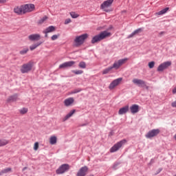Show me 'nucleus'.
I'll return each mask as SVG.
<instances>
[{
	"instance_id": "obj_1",
	"label": "nucleus",
	"mask_w": 176,
	"mask_h": 176,
	"mask_svg": "<svg viewBox=\"0 0 176 176\" xmlns=\"http://www.w3.org/2000/svg\"><path fill=\"white\" fill-rule=\"evenodd\" d=\"M34 10H35V5L31 3L14 8V13H16V14H25V13H30L34 12Z\"/></svg>"
},
{
	"instance_id": "obj_2",
	"label": "nucleus",
	"mask_w": 176,
	"mask_h": 176,
	"mask_svg": "<svg viewBox=\"0 0 176 176\" xmlns=\"http://www.w3.org/2000/svg\"><path fill=\"white\" fill-rule=\"evenodd\" d=\"M127 61H129V58H124L122 59H120L117 61H115L114 63L113 64V66H110L102 71V74L107 75V74H109V72H111V71H112L113 68L114 69H119L120 67H122L123 64H126Z\"/></svg>"
},
{
	"instance_id": "obj_3",
	"label": "nucleus",
	"mask_w": 176,
	"mask_h": 176,
	"mask_svg": "<svg viewBox=\"0 0 176 176\" xmlns=\"http://www.w3.org/2000/svg\"><path fill=\"white\" fill-rule=\"evenodd\" d=\"M112 34L108 31H103L100 32L99 34L94 36L92 38L91 43H97L98 42H101V41L104 39H107V38H109Z\"/></svg>"
},
{
	"instance_id": "obj_4",
	"label": "nucleus",
	"mask_w": 176,
	"mask_h": 176,
	"mask_svg": "<svg viewBox=\"0 0 176 176\" xmlns=\"http://www.w3.org/2000/svg\"><path fill=\"white\" fill-rule=\"evenodd\" d=\"M113 3V0H107V1H104L100 5V9L102 10H103V12H107V13L109 12H112L111 6H112Z\"/></svg>"
},
{
	"instance_id": "obj_5",
	"label": "nucleus",
	"mask_w": 176,
	"mask_h": 176,
	"mask_svg": "<svg viewBox=\"0 0 176 176\" xmlns=\"http://www.w3.org/2000/svg\"><path fill=\"white\" fill-rule=\"evenodd\" d=\"M32 67H34V63L33 62H29L28 63L23 64L21 67V74H28V72H30V71L32 70Z\"/></svg>"
},
{
	"instance_id": "obj_6",
	"label": "nucleus",
	"mask_w": 176,
	"mask_h": 176,
	"mask_svg": "<svg viewBox=\"0 0 176 176\" xmlns=\"http://www.w3.org/2000/svg\"><path fill=\"white\" fill-rule=\"evenodd\" d=\"M126 142H127V140H122L118 142H117L116 144H114L111 148H110V152L111 153H113L114 152H118V150L120 148H122V146H123V145H124V144H126Z\"/></svg>"
},
{
	"instance_id": "obj_7",
	"label": "nucleus",
	"mask_w": 176,
	"mask_h": 176,
	"mask_svg": "<svg viewBox=\"0 0 176 176\" xmlns=\"http://www.w3.org/2000/svg\"><path fill=\"white\" fill-rule=\"evenodd\" d=\"M87 36H89L87 34H84L76 37L74 40L76 46H80V45H83L85 40L87 39Z\"/></svg>"
},
{
	"instance_id": "obj_8",
	"label": "nucleus",
	"mask_w": 176,
	"mask_h": 176,
	"mask_svg": "<svg viewBox=\"0 0 176 176\" xmlns=\"http://www.w3.org/2000/svg\"><path fill=\"white\" fill-rule=\"evenodd\" d=\"M69 170V165L68 164H62L56 170V174H64V173H67Z\"/></svg>"
},
{
	"instance_id": "obj_9",
	"label": "nucleus",
	"mask_w": 176,
	"mask_h": 176,
	"mask_svg": "<svg viewBox=\"0 0 176 176\" xmlns=\"http://www.w3.org/2000/svg\"><path fill=\"white\" fill-rule=\"evenodd\" d=\"M122 80H123L122 78H118L113 80L109 86V90H113L115 87H117V86H119L120 84L122 83Z\"/></svg>"
},
{
	"instance_id": "obj_10",
	"label": "nucleus",
	"mask_w": 176,
	"mask_h": 176,
	"mask_svg": "<svg viewBox=\"0 0 176 176\" xmlns=\"http://www.w3.org/2000/svg\"><path fill=\"white\" fill-rule=\"evenodd\" d=\"M171 66V61H166L161 65H160L157 67L158 72H162V71H164V69H167L168 67Z\"/></svg>"
},
{
	"instance_id": "obj_11",
	"label": "nucleus",
	"mask_w": 176,
	"mask_h": 176,
	"mask_svg": "<svg viewBox=\"0 0 176 176\" xmlns=\"http://www.w3.org/2000/svg\"><path fill=\"white\" fill-rule=\"evenodd\" d=\"M160 133V129H152L146 134V138H153Z\"/></svg>"
},
{
	"instance_id": "obj_12",
	"label": "nucleus",
	"mask_w": 176,
	"mask_h": 176,
	"mask_svg": "<svg viewBox=\"0 0 176 176\" xmlns=\"http://www.w3.org/2000/svg\"><path fill=\"white\" fill-rule=\"evenodd\" d=\"M132 82L133 85H136V86L139 87H145V86H146V82L141 79L133 78Z\"/></svg>"
},
{
	"instance_id": "obj_13",
	"label": "nucleus",
	"mask_w": 176,
	"mask_h": 176,
	"mask_svg": "<svg viewBox=\"0 0 176 176\" xmlns=\"http://www.w3.org/2000/svg\"><path fill=\"white\" fill-rule=\"evenodd\" d=\"M75 64H76V62L74 60L65 62V63L60 65L59 68L63 69V68H68L69 67H74V65H75Z\"/></svg>"
},
{
	"instance_id": "obj_14",
	"label": "nucleus",
	"mask_w": 176,
	"mask_h": 176,
	"mask_svg": "<svg viewBox=\"0 0 176 176\" xmlns=\"http://www.w3.org/2000/svg\"><path fill=\"white\" fill-rule=\"evenodd\" d=\"M89 171L87 166H83L77 173V176H86Z\"/></svg>"
},
{
	"instance_id": "obj_15",
	"label": "nucleus",
	"mask_w": 176,
	"mask_h": 176,
	"mask_svg": "<svg viewBox=\"0 0 176 176\" xmlns=\"http://www.w3.org/2000/svg\"><path fill=\"white\" fill-rule=\"evenodd\" d=\"M74 102H75V99L74 98H69L64 100L63 104L65 107H71Z\"/></svg>"
},
{
	"instance_id": "obj_16",
	"label": "nucleus",
	"mask_w": 176,
	"mask_h": 176,
	"mask_svg": "<svg viewBox=\"0 0 176 176\" xmlns=\"http://www.w3.org/2000/svg\"><path fill=\"white\" fill-rule=\"evenodd\" d=\"M130 111L131 113H137L138 111H140V106H138V104H133L130 107Z\"/></svg>"
},
{
	"instance_id": "obj_17",
	"label": "nucleus",
	"mask_w": 176,
	"mask_h": 176,
	"mask_svg": "<svg viewBox=\"0 0 176 176\" xmlns=\"http://www.w3.org/2000/svg\"><path fill=\"white\" fill-rule=\"evenodd\" d=\"M30 41H39L41 39V35L38 34H31L28 36Z\"/></svg>"
},
{
	"instance_id": "obj_18",
	"label": "nucleus",
	"mask_w": 176,
	"mask_h": 176,
	"mask_svg": "<svg viewBox=\"0 0 176 176\" xmlns=\"http://www.w3.org/2000/svg\"><path fill=\"white\" fill-rule=\"evenodd\" d=\"M76 112V110L73 109L67 115H66L63 118V122H66V120H68L69 118H72V116Z\"/></svg>"
},
{
	"instance_id": "obj_19",
	"label": "nucleus",
	"mask_w": 176,
	"mask_h": 176,
	"mask_svg": "<svg viewBox=\"0 0 176 176\" xmlns=\"http://www.w3.org/2000/svg\"><path fill=\"white\" fill-rule=\"evenodd\" d=\"M127 112H129V105H126L120 109L118 113L120 115H124V113H127Z\"/></svg>"
},
{
	"instance_id": "obj_20",
	"label": "nucleus",
	"mask_w": 176,
	"mask_h": 176,
	"mask_svg": "<svg viewBox=\"0 0 176 176\" xmlns=\"http://www.w3.org/2000/svg\"><path fill=\"white\" fill-rule=\"evenodd\" d=\"M56 28L54 26H50L43 30V34H49L50 32H54Z\"/></svg>"
},
{
	"instance_id": "obj_21",
	"label": "nucleus",
	"mask_w": 176,
	"mask_h": 176,
	"mask_svg": "<svg viewBox=\"0 0 176 176\" xmlns=\"http://www.w3.org/2000/svg\"><path fill=\"white\" fill-rule=\"evenodd\" d=\"M142 31H144V29L142 28H140L136 30H135L133 32H132L129 36L128 38H133V36H134L135 35H137V34H140V32H142Z\"/></svg>"
},
{
	"instance_id": "obj_22",
	"label": "nucleus",
	"mask_w": 176,
	"mask_h": 176,
	"mask_svg": "<svg viewBox=\"0 0 176 176\" xmlns=\"http://www.w3.org/2000/svg\"><path fill=\"white\" fill-rule=\"evenodd\" d=\"M50 143L51 145H56L57 144V138L56 136H52L50 138Z\"/></svg>"
},
{
	"instance_id": "obj_23",
	"label": "nucleus",
	"mask_w": 176,
	"mask_h": 176,
	"mask_svg": "<svg viewBox=\"0 0 176 176\" xmlns=\"http://www.w3.org/2000/svg\"><path fill=\"white\" fill-rule=\"evenodd\" d=\"M9 144V140L5 139H0V147L5 146Z\"/></svg>"
},
{
	"instance_id": "obj_24",
	"label": "nucleus",
	"mask_w": 176,
	"mask_h": 176,
	"mask_svg": "<svg viewBox=\"0 0 176 176\" xmlns=\"http://www.w3.org/2000/svg\"><path fill=\"white\" fill-rule=\"evenodd\" d=\"M11 171L12 168H7L0 171V175H3V174H8V173H10Z\"/></svg>"
},
{
	"instance_id": "obj_25",
	"label": "nucleus",
	"mask_w": 176,
	"mask_h": 176,
	"mask_svg": "<svg viewBox=\"0 0 176 176\" xmlns=\"http://www.w3.org/2000/svg\"><path fill=\"white\" fill-rule=\"evenodd\" d=\"M41 45H42V42L37 43L36 44H33L32 45H31L30 47V50H35V49H36V47H38V46H41Z\"/></svg>"
},
{
	"instance_id": "obj_26",
	"label": "nucleus",
	"mask_w": 176,
	"mask_h": 176,
	"mask_svg": "<svg viewBox=\"0 0 176 176\" xmlns=\"http://www.w3.org/2000/svg\"><path fill=\"white\" fill-rule=\"evenodd\" d=\"M47 16H45L43 18H41L38 21V24H43L46 20H47Z\"/></svg>"
},
{
	"instance_id": "obj_27",
	"label": "nucleus",
	"mask_w": 176,
	"mask_h": 176,
	"mask_svg": "<svg viewBox=\"0 0 176 176\" xmlns=\"http://www.w3.org/2000/svg\"><path fill=\"white\" fill-rule=\"evenodd\" d=\"M168 8H166L164 9H163L162 10L160 11L159 12H157V14H159V16L162 15V14H164L166 13H167V11L168 10Z\"/></svg>"
},
{
	"instance_id": "obj_28",
	"label": "nucleus",
	"mask_w": 176,
	"mask_h": 176,
	"mask_svg": "<svg viewBox=\"0 0 176 176\" xmlns=\"http://www.w3.org/2000/svg\"><path fill=\"white\" fill-rule=\"evenodd\" d=\"M19 112L21 115H25L27 112H28V108H23L19 110Z\"/></svg>"
},
{
	"instance_id": "obj_29",
	"label": "nucleus",
	"mask_w": 176,
	"mask_h": 176,
	"mask_svg": "<svg viewBox=\"0 0 176 176\" xmlns=\"http://www.w3.org/2000/svg\"><path fill=\"white\" fill-rule=\"evenodd\" d=\"M70 16H71V17H72V19H78V17H79V14H78L75 12H71Z\"/></svg>"
},
{
	"instance_id": "obj_30",
	"label": "nucleus",
	"mask_w": 176,
	"mask_h": 176,
	"mask_svg": "<svg viewBox=\"0 0 176 176\" xmlns=\"http://www.w3.org/2000/svg\"><path fill=\"white\" fill-rule=\"evenodd\" d=\"M72 72L75 74V75H82L83 74L82 70H72Z\"/></svg>"
},
{
	"instance_id": "obj_31",
	"label": "nucleus",
	"mask_w": 176,
	"mask_h": 176,
	"mask_svg": "<svg viewBox=\"0 0 176 176\" xmlns=\"http://www.w3.org/2000/svg\"><path fill=\"white\" fill-rule=\"evenodd\" d=\"M78 67L85 69V68H86V63L83 61L80 62V63L78 64Z\"/></svg>"
},
{
	"instance_id": "obj_32",
	"label": "nucleus",
	"mask_w": 176,
	"mask_h": 176,
	"mask_svg": "<svg viewBox=\"0 0 176 176\" xmlns=\"http://www.w3.org/2000/svg\"><path fill=\"white\" fill-rule=\"evenodd\" d=\"M28 50H29L28 48H25V49L21 50L19 53H20V54H22V55L27 54V53H28Z\"/></svg>"
},
{
	"instance_id": "obj_33",
	"label": "nucleus",
	"mask_w": 176,
	"mask_h": 176,
	"mask_svg": "<svg viewBox=\"0 0 176 176\" xmlns=\"http://www.w3.org/2000/svg\"><path fill=\"white\" fill-rule=\"evenodd\" d=\"M82 89H74L72 91L71 94H76V93H80Z\"/></svg>"
},
{
	"instance_id": "obj_34",
	"label": "nucleus",
	"mask_w": 176,
	"mask_h": 176,
	"mask_svg": "<svg viewBox=\"0 0 176 176\" xmlns=\"http://www.w3.org/2000/svg\"><path fill=\"white\" fill-rule=\"evenodd\" d=\"M155 67V61H151L148 63V67L152 69Z\"/></svg>"
},
{
	"instance_id": "obj_35",
	"label": "nucleus",
	"mask_w": 176,
	"mask_h": 176,
	"mask_svg": "<svg viewBox=\"0 0 176 176\" xmlns=\"http://www.w3.org/2000/svg\"><path fill=\"white\" fill-rule=\"evenodd\" d=\"M10 101H16L17 100V96L14 95L9 98Z\"/></svg>"
},
{
	"instance_id": "obj_36",
	"label": "nucleus",
	"mask_w": 176,
	"mask_h": 176,
	"mask_svg": "<svg viewBox=\"0 0 176 176\" xmlns=\"http://www.w3.org/2000/svg\"><path fill=\"white\" fill-rule=\"evenodd\" d=\"M38 148H39V143L38 142H36L34 143V150L36 151Z\"/></svg>"
},
{
	"instance_id": "obj_37",
	"label": "nucleus",
	"mask_w": 176,
	"mask_h": 176,
	"mask_svg": "<svg viewBox=\"0 0 176 176\" xmlns=\"http://www.w3.org/2000/svg\"><path fill=\"white\" fill-rule=\"evenodd\" d=\"M58 38V35L54 34L52 36V41H56V39Z\"/></svg>"
},
{
	"instance_id": "obj_38",
	"label": "nucleus",
	"mask_w": 176,
	"mask_h": 176,
	"mask_svg": "<svg viewBox=\"0 0 176 176\" xmlns=\"http://www.w3.org/2000/svg\"><path fill=\"white\" fill-rule=\"evenodd\" d=\"M71 19H67L65 21V24H69L71 23Z\"/></svg>"
},
{
	"instance_id": "obj_39",
	"label": "nucleus",
	"mask_w": 176,
	"mask_h": 176,
	"mask_svg": "<svg viewBox=\"0 0 176 176\" xmlns=\"http://www.w3.org/2000/svg\"><path fill=\"white\" fill-rule=\"evenodd\" d=\"M171 105L173 108H176V100L171 103Z\"/></svg>"
},
{
	"instance_id": "obj_40",
	"label": "nucleus",
	"mask_w": 176,
	"mask_h": 176,
	"mask_svg": "<svg viewBox=\"0 0 176 176\" xmlns=\"http://www.w3.org/2000/svg\"><path fill=\"white\" fill-rule=\"evenodd\" d=\"M8 0H0V3H5Z\"/></svg>"
},
{
	"instance_id": "obj_41",
	"label": "nucleus",
	"mask_w": 176,
	"mask_h": 176,
	"mask_svg": "<svg viewBox=\"0 0 176 176\" xmlns=\"http://www.w3.org/2000/svg\"><path fill=\"white\" fill-rule=\"evenodd\" d=\"M159 35H160V36L164 35V32H160Z\"/></svg>"
},
{
	"instance_id": "obj_42",
	"label": "nucleus",
	"mask_w": 176,
	"mask_h": 176,
	"mask_svg": "<svg viewBox=\"0 0 176 176\" xmlns=\"http://www.w3.org/2000/svg\"><path fill=\"white\" fill-rule=\"evenodd\" d=\"M25 170H27V167H24L22 170V171H25Z\"/></svg>"
},
{
	"instance_id": "obj_43",
	"label": "nucleus",
	"mask_w": 176,
	"mask_h": 176,
	"mask_svg": "<svg viewBox=\"0 0 176 176\" xmlns=\"http://www.w3.org/2000/svg\"><path fill=\"white\" fill-rule=\"evenodd\" d=\"M174 139L176 140V133H175V135H174Z\"/></svg>"
},
{
	"instance_id": "obj_44",
	"label": "nucleus",
	"mask_w": 176,
	"mask_h": 176,
	"mask_svg": "<svg viewBox=\"0 0 176 176\" xmlns=\"http://www.w3.org/2000/svg\"><path fill=\"white\" fill-rule=\"evenodd\" d=\"M45 38H47V34H45Z\"/></svg>"
},
{
	"instance_id": "obj_45",
	"label": "nucleus",
	"mask_w": 176,
	"mask_h": 176,
	"mask_svg": "<svg viewBox=\"0 0 176 176\" xmlns=\"http://www.w3.org/2000/svg\"><path fill=\"white\" fill-rule=\"evenodd\" d=\"M90 176H94V175H91Z\"/></svg>"
},
{
	"instance_id": "obj_46",
	"label": "nucleus",
	"mask_w": 176,
	"mask_h": 176,
	"mask_svg": "<svg viewBox=\"0 0 176 176\" xmlns=\"http://www.w3.org/2000/svg\"><path fill=\"white\" fill-rule=\"evenodd\" d=\"M174 176H176V174Z\"/></svg>"
}]
</instances>
